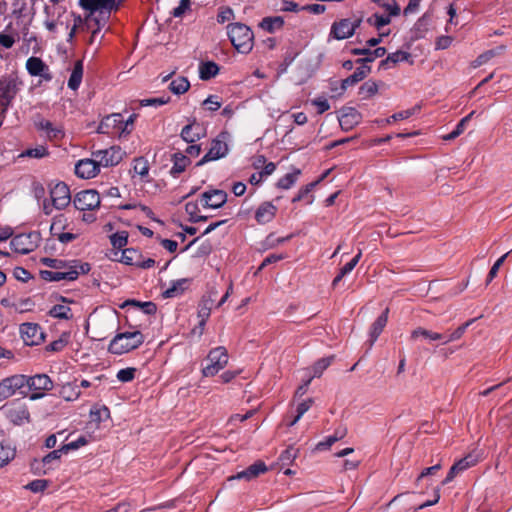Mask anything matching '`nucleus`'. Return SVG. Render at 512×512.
Listing matches in <instances>:
<instances>
[{
	"instance_id": "obj_1",
	"label": "nucleus",
	"mask_w": 512,
	"mask_h": 512,
	"mask_svg": "<svg viewBox=\"0 0 512 512\" xmlns=\"http://www.w3.org/2000/svg\"><path fill=\"white\" fill-rule=\"evenodd\" d=\"M22 84L19 77L13 73L5 74L0 77V126L6 117L9 107L20 91Z\"/></svg>"
},
{
	"instance_id": "obj_2",
	"label": "nucleus",
	"mask_w": 512,
	"mask_h": 512,
	"mask_svg": "<svg viewBox=\"0 0 512 512\" xmlns=\"http://www.w3.org/2000/svg\"><path fill=\"white\" fill-rule=\"evenodd\" d=\"M144 342V335L138 331L118 333L108 346V351L115 355H122L137 349Z\"/></svg>"
},
{
	"instance_id": "obj_3",
	"label": "nucleus",
	"mask_w": 512,
	"mask_h": 512,
	"mask_svg": "<svg viewBox=\"0 0 512 512\" xmlns=\"http://www.w3.org/2000/svg\"><path fill=\"white\" fill-rule=\"evenodd\" d=\"M229 39L240 53H248L253 48V32L245 24L231 23L227 26Z\"/></svg>"
},
{
	"instance_id": "obj_4",
	"label": "nucleus",
	"mask_w": 512,
	"mask_h": 512,
	"mask_svg": "<svg viewBox=\"0 0 512 512\" xmlns=\"http://www.w3.org/2000/svg\"><path fill=\"white\" fill-rule=\"evenodd\" d=\"M24 392L31 400H38L45 396L46 391L53 389V381L47 374H36L34 376L24 375Z\"/></svg>"
},
{
	"instance_id": "obj_5",
	"label": "nucleus",
	"mask_w": 512,
	"mask_h": 512,
	"mask_svg": "<svg viewBox=\"0 0 512 512\" xmlns=\"http://www.w3.org/2000/svg\"><path fill=\"white\" fill-rule=\"evenodd\" d=\"M91 267L89 263H75L70 267V270L65 271H51L41 270L40 277L49 282L74 281L80 274H87Z\"/></svg>"
},
{
	"instance_id": "obj_6",
	"label": "nucleus",
	"mask_w": 512,
	"mask_h": 512,
	"mask_svg": "<svg viewBox=\"0 0 512 512\" xmlns=\"http://www.w3.org/2000/svg\"><path fill=\"white\" fill-rule=\"evenodd\" d=\"M51 204L44 202L43 211L46 215H50L53 208L57 210L64 209L71 202L70 189L64 182L56 183L50 190Z\"/></svg>"
},
{
	"instance_id": "obj_7",
	"label": "nucleus",
	"mask_w": 512,
	"mask_h": 512,
	"mask_svg": "<svg viewBox=\"0 0 512 512\" xmlns=\"http://www.w3.org/2000/svg\"><path fill=\"white\" fill-rule=\"evenodd\" d=\"M228 352L225 347L218 346L209 351L208 364L202 368L204 377H213L228 364Z\"/></svg>"
},
{
	"instance_id": "obj_8",
	"label": "nucleus",
	"mask_w": 512,
	"mask_h": 512,
	"mask_svg": "<svg viewBox=\"0 0 512 512\" xmlns=\"http://www.w3.org/2000/svg\"><path fill=\"white\" fill-rule=\"evenodd\" d=\"M98 132L111 136H122L123 134H129L131 129H127V124H123V115L121 113H113L101 120Z\"/></svg>"
},
{
	"instance_id": "obj_9",
	"label": "nucleus",
	"mask_w": 512,
	"mask_h": 512,
	"mask_svg": "<svg viewBox=\"0 0 512 512\" xmlns=\"http://www.w3.org/2000/svg\"><path fill=\"white\" fill-rule=\"evenodd\" d=\"M24 381H26L24 374H14L2 379L0 381V402L14 396L16 393L26 397Z\"/></svg>"
},
{
	"instance_id": "obj_10",
	"label": "nucleus",
	"mask_w": 512,
	"mask_h": 512,
	"mask_svg": "<svg viewBox=\"0 0 512 512\" xmlns=\"http://www.w3.org/2000/svg\"><path fill=\"white\" fill-rule=\"evenodd\" d=\"M40 234L36 231L20 233L14 236L10 242L11 248L21 254H28L37 248Z\"/></svg>"
},
{
	"instance_id": "obj_11",
	"label": "nucleus",
	"mask_w": 512,
	"mask_h": 512,
	"mask_svg": "<svg viewBox=\"0 0 512 512\" xmlns=\"http://www.w3.org/2000/svg\"><path fill=\"white\" fill-rule=\"evenodd\" d=\"M100 203V195L95 190L80 191L73 199L74 207L80 211L97 209Z\"/></svg>"
},
{
	"instance_id": "obj_12",
	"label": "nucleus",
	"mask_w": 512,
	"mask_h": 512,
	"mask_svg": "<svg viewBox=\"0 0 512 512\" xmlns=\"http://www.w3.org/2000/svg\"><path fill=\"white\" fill-rule=\"evenodd\" d=\"M79 5L89 12V16L99 11L101 15L107 13L109 17L110 12L118 8L116 0H79Z\"/></svg>"
},
{
	"instance_id": "obj_13",
	"label": "nucleus",
	"mask_w": 512,
	"mask_h": 512,
	"mask_svg": "<svg viewBox=\"0 0 512 512\" xmlns=\"http://www.w3.org/2000/svg\"><path fill=\"white\" fill-rule=\"evenodd\" d=\"M124 152L118 146H112L109 149L93 152L100 166L110 167L119 164L123 158Z\"/></svg>"
},
{
	"instance_id": "obj_14",
	"label": "nucleus",
	"mask_w": 512,
	"mask_h": 512,
	"mask_svg": "<svg viewBox=\"0 0 512 512\" xmlns=\"http://www.w3.org/2000/svg\"><path fill=\"white\" fill-rule=\"evenodd\" d=\"M229 148L225 140L220 136L213 139L208 152L197 163V166H202L210 161H215L225 157L228 154Z\"/></svg>"
},
{
	"instance_id": "obj_15",
	"label": "nucleus",
	"mask_w": 512,
	"mask_h": 512,
	"mask_svg": "<svg viewBox=\"0 0 512 512\" xmlns=\"http://www.w3.org/2000/svg\"><path fill=\"white\" fill-rule=\"evenodd\" d=\"M227 201V193L224 190L212 189L202 193L199 202L204 208H220Z\"/></svg>"
},
{
	"instance_id": "obj_16",
	"label": "nucleus",
	"mask_w": 512,
	"mask_h": 512,
	"mask_svg": "<svg viewBox=\"0 0 512 512\" xmlns=\"http://www.w3.org/2000/svg\"><path fill=\"white\" fill-rule=\"evenodd\" d=\"M34 125L38 131H43L45 133V136L49 141H59L65 135L61 126L54 125L51 121L42 117H38L34 121Z\"/></svg>"
},
{
	"instance_id": "obj_17",
	"label": "nucleus",
	"mask_w": 512,
	"mask_h": 512,
	"mask_svg": "<svg viewBox=\"0 0 512 512\" xmlns=\"http://www.w3.org/2000/svg\"><path fill=\"white\" fill-rule=\"evenodd\" d=\"M100 165L97 159H81L75 165V174L82 179H90L98 175Z\"/></svg>"
},
{
	"instance_id": "obj_18",
	"label": "nucleus",
	"mask_w": 512,
	"mask_h": 512,
	"mask_svg": "<svg viewBox=\"0 0 512 512\" xmlns=\"http://www.w3.org/2000/svg\"><path fill=\"white\" fill-rule=\"evenodd\" d=\"M339 124L344 131H350L361 121V114L353 107H344L338 118Z\"/></svg>"
},
{
	"instance_id": "obj_19",
	"label": "nucleus",
	"mask_w": 512,
	"mask_h": 512,
	"mask_svg": "<svg viewBox=\"0 0 512 512\" xmlns=\"http://www.w3.org/2000/svg\"><path fill=\"white\" fill-rule=\"evenodd\" d=\"M354 35L351 19L344 18L335 21L330 30V36L337 40H344Z\"/></svg>"
},
{
	"instance_id": "obj_20",
	"label": "nucleus",
	"mask_w": 512,
	"mask_h": 512,
	"mask_svg": "<svg viewBox=\"0 0 512 512\" xmlns=\"http://www.w3.org/2000/svg\"><path fill=\"white\" fill-rule=\"evenodd\" d=\"M477 460L472 455H468L452 465L442 485L450 483L458 474L474 466Z\"/></svg>"
},
{
	"instance_id": "obj_21",
	"label": "nucleus",
	"mask_w": 512,
	"mask_h": 512,
	"mask_svg": "<svg viewBox=\"0 0 512 512\" xmlns=\"http://www.w3.org/2000/svg\"><path fill=\"white\" fill-rule=\"evenodd\" d=\"M122 208L126 210H131L133 212L134 219L137 221H143L148 219L157 222L158 224H164L162 221L155 217L154 212L148 206L141 204H129L123 206Z\"/></svg>"
},
{
	"instance_id": "obj_22",
	"label": "nucleus",
	"mask_w": 512,
	"mask_h": 512,
	"mask_svg": "<svg viewBox=\"0 0 512 512\" xmlns=\"http://www.w3.org/2000/svg\"><path fill=\"white\" fill-rule=\"evenodd\" d=\"M351 53L353 55H364V58H359L356 60L357 64H366L371 63L377 58H381L386 54V48L384 47H377L374 50H371L369 48H353L351 50Z\"/></svg>"
},
{
	"instance_id": "obj_23",
	"label": "nucleus",
	"mask_w": 512,
	"mask_h": 512,
	"mask_svg": "<svg viewBox=\"0 0 512 512\" xmlns=\"http://www.w3.org/2000/svg\"><path fill=\"white\" fill-rule=\"evenodd\" d=\"M267 470L268 468L263 461H256L255 463L248 466L245 470L237 473L233 479H246L249 481L258 477L260 474L265 473Z\"/></svg>"
},
{
	"instance_id": "obj_24",
	"label": "nucleus",
	"mask_w": 512,
	"mask_h": 512,
	"mask_svg": "<svg viewBox=\"0 0 512 512\" xmlns=\"http://www.w3.org/2000/svg\"><path fill=\"white\" fill-rule=\"evenodd\" d=\"M277 207L272 202H263L255 212V219L258 223H269L275 217Z\"/></svg>"
},
{
	"instance_id": "obj_25",
	"label": "nucleus",
	"mask_w": 512,
	"mask_h": 512,
	"mask_svg": "<svg viewBox=\"0 0 512 512\" xmlns=\"http://www.w3.org/2000/svg\"><path fill=\"white\" fill-rule=\"evenodd\" d=\"M388 312L389 309L386 308L383 313L378 316V318L374 321V323L371 326L370 333H369V347H372L374 343L376 342L379 335L382 333L384 327L387 324L388 321Z\"/></svg>"
},
{
	"instance_id": "obj_26",
	"label": "nucleus",
	"mask_w": 512,
	"mask_h": 512,
	"mask_svg": "<svg viewBox=\"0 0 512 512\" xmlns=\"http://www.w3.org/2000/svg\"><path fill=\"white\" fill-rule=\"evenodd\" d=\"M212 305L213 300L210 298H203L198 304L197 317L199 319L198 328L200 329V334L203 333L206 322L210 317Z\"/></svg>"
},
{
	"instance_id": "obj_27",
	"label": "nucleus",
	"mask_w": 512,
	"mask_h": 512,
	"mask_svg": "<svg viewBox=\"0 0 512 512\" xmlns=\"http://www.w3.org/2000/svg\"><path fill=\"white\" fill-rule=\"evenodd\" d=\"M412 56L409 52L398 50L394 53H390L386 59L382 60L379 64L380 69H388L389 64H397L400 62H410L413 63V60H411Z\"/></svg>"
},
{
	"instance_id": "obj_28",
	"label": "nucleus",
	"mask_w": 512,
	"mask_h": 512,
	"mask_svg": "<svg viewBox=\"0 0 512 512\" xmlns=\"http://www.w3.org/2000/svg\"><path fill=\"white\" fill-rule=\"evenodd\" d=\"M172 162L173 166L171 167L170 174L176 178L185 171L191 160L186 155L178 152L173 154Z\"/></svg>"
},
{
	"instance_id": "obj_29",
	"label": "nucleus",
	"mask_w": 512,
	"mask_h": 512,
	"mask_svg": "<svg viewBox=\"0 0 512 512\" xmlns=\"http://www.w3.org/2000/svg\"><path fill=\"white\" fill-rule=\"evenodd\" d=\"M191 280L188 278L178 279L171 283V286L163 292L164 298H174L180 296L190 285Z\"/></svg>"
},
{
	"instance_id": "obj_30",
	"label": "nucleus",
	"mask_w": 512,
	"mask_h": 512,
	"mask_svg": "<svg viewBox=\"0 0 512 512\" xmlns=\"http://www.w3.org/2000/svg\"><path fill=\"white\" fill-rule=\"evenodd\" d=\"M20 332L24 341L27 344L33 345L36 344V337L40 333V327L38 324L34 323H23L20 326Z\"/></svg>"
},
{
	"instance_id": "obj_31",
	"label": "nucleus",
	"mask_w": 512,
	"mask_h": 512,
	"mask_svg": "<svg viewBox=\"0 0 512 512\" xmlns=\"http://www.w3.org/2000/svg\"><path fill=\"white\" fill-rule=\"evenodd\" d=\"M40 262L43 265H45L51 269L58 270V271L70 270V267H72V265H74L75 263H82L81 261H78V260L65 261L62 259L48 258V257L42 258L40 260Z\"/></svg>"
},
{
	"instance_id": "obj_32",
	"label": "nucleus",
	"mask_w": 512,
	"mask_h": 512,
	"mask_svg": "<svg viewBox=\"0 0 512 512\" xmlns=\"http://www.w3.org/2000/svg\"><path fill=\"white\" fill-rule=\"evenodd\" d=\"M201 127L197 123L184 126L181 130V138L187 143H194L201 138Z\"/></svg>"
},
{
	"instance_id": "obj_33",
	"label": "nucleus",
	"mask_w": 512,
	"mask_h": 512,
	"mask_svg": "<svg viewBox=\"0 0 512 512\" xmlns=\"http://www.w3.org/2000/svg\"><path fill=\"white\" fill-rule=\"evenodd\" d=\"M82 78H83V63L81 60H77L74 64V67L72 69L71 75L68 80V84H67L68 88L73 91H76L82 82Z\"/></svg>"
},
{
	"instance_id": "obj_34",
	"label": "nucleus",
	"mask_w": 512,
	"mask_h": 512,
	"mask_svg": "<svg viewBox=\"0 0 512 512\" xmlns=\"http://www.w3.org/2000/svg\"><path fill=\"white\" fill-rule=\"evenodd\" d=\"M504 45H500L494 49L487 50L483 53H481L472 63L471 66L473 68H478L487 62H489L492 58L500 55L505 50Z\"/></svg>"
},
{
	"instance_id": "obj_35",
	"label": "nucleus",
	"mask_w": 512,
	"mask_h": 512,
	"mask_svg": "<svg viewBox=\"0 0 512 512\" xmlns=\"http://www.w3.org/2000/svg\"><path fill=\"white\" fill-rule=\"evenodd\" d=\"M127 306H134L140 308L145 314L147 315H153L157 311V306L155 303L148 301V302H140L135 299H128L125 302H123L120 305L121 309H124Z\"/></svg>"
},
{
	"instance_id": "obj_36",
	"label": "nucleus",
	"mask_w": 512,
	"mask_h": 512,
	"mask_svg": "<svg viewBox=\"0 0 512 512\" xmlns=\"http://www.w3.org/2000/svg\"><path fill=\"white\" fill-rule=\"evenodd\" d=\"M26 69L31 76L42 75L48 71V66L38 57H30L26 61Z\"/></svg>"
},
{
	"instance_id": "obj_37",
	"label": "nucleus",
	"mask_w": 512,
	"mask_h": 512,
	"mask_svg": "<svg viewBox=\"0 0 512 512\" xmlns=\"http://www.w3.org/2000/svg\"><path fill=\"white\" fill-rule=\"evenodd\" d=\"M420 337L428 339L430 341H438L443 340L445 338L443 334L433 332L422 327H418L411 332L410 340L416 341Z\"/></svg>"
},
{
	"instance_id": "obj_38",
	"label": "nucleus",
	"mask_w": 512,
	"mask_h": 512,
	"mask_svg": "<svg viewBox=\"0 0 512 512\" xmlns=\"http://www.w3.org/2000/svg\"><path fill=\"white\" fill-rule=\"evenodd\" d=\"M219 72V66L213 61L202 62L199 66V76L202 80H209Z\"/></svg>"
},
{
	"instance_id": "obj_39",
	"label": "nucleus",
	"mask_w": 512,
	"mask_h": 512,
	"mask_svg": "<svg viewBox=\"0 0 512 512\" xmlns=\"http://www.w3.org/2000/svg\"><path fill=\"white\" fill-rule=\"evenodd\" d=\"M475 111L470 112L467 116L462 118L456 125L453 131H451L449 134L443 136V140L450 141L456 139L458 136H460L466 129V125L468 122L472 119L474 116Z\"/></svg>"
},
{
	"instance_id": "obj_40",
	"label": "nucleus",
	"mask_w": 512,
	"mask_h": 512,
	"mask_svg": "<svg viewBox=\"0 0 512 512\" xmlns=\"http://www.w3.org/2000/svg\"><path fill=\"white\" fill-rule=\"evenodd\" d=\"M284 19L280 16L265 17L262 19L260 26L269 33H274L276 30L284 26Z\"/></svg>"
},
{
	"instance_id": "obj_41",
	"label": "nucleus",
	"mask_w": 512,
	"mask_h": 512,
	"mask_svg": "<svg viewBox=\"0 0 512 512\" xmlns=\"http://www.w3.org/2000/svg\"><path fill=\"white\" fill-rule=\"evenodd\" d=\"M48 314L56 319L69 320L73 317L71 308L67 305L56 304L49 310Z\"/></svg>"
},
{
	"instance_id": "obj_42",
	"label": "nucleus",
	"mask_w": 512,
	"mask_h": 512,
	"mask_svg": "<svg viewBox=\"0 0 512 512\" xmlns=\"http://www.w3.org/2000/svg\"><path fill=\"white\" fill-rule=\"evenodd\" d=\"M129 234L127 231H117L109 236L110 243L114 249L123 250L128 243Z\"/></svg>"
},
{
	"instance_id": "obj_43",
	"label": "nucleus",
	"mask_w": 512,
	"mask_h": 512,
	"mask_svg": "<svg viewBox=\"0 0 512 512\" xmlns=\"http://www.w3.org/2000/svg\"><path fill=\"white\" fill-rule=\"evenodd\" d=\"M140 257L141 255L138 250L134 248H127L122 250L120 262L126 265L138 266Z\"/></svg>"
},
{
	"instance_id": "obj_44",
	"label": "nucleus",
	"mask_w": 512,
	"mask_h": 512,
	"mask_svg": "<svg viewBox=\"0 0 512 512\" xmlns=\"http://www.w3.org/2000/svg\"><path fill=\"white\" fill-rule=\"evenodd\" d=\"M320 180L321 179H319L315 182L309 183L306 186H304L303 188H301L299 190V192L297 193V195L293 198L292 201L298 202V201L306 200V204H311L313 202L314 197L310 193L313 190V188L320 182Z\"/></svg>"
},
{
	"instance_id": "obj_45",
	"label": "nucleus",
	"mask_w": 512,
	"mask_h": 512,
	"mask_svg": "<svg viewBox=\"0 0 512 512\" xmlns=\"http://www.w3.org/2000/svg\"><path fill=\"white\" fill-rule=\"evenodd\" d=\"M185 211L189 215V220L191 222H201L206 221L208 219L206 215H202L200 213V209L197 202H188L185 205Z\"/></svg>"
},
{
	"instance_id": "obj_46",
	"label": "nucleus",
	"mask_w": 512,
	"mask_h": 512,
	"mask_svg": "<svg viewBox=\"0 0 512 512\" xmlns=\"http://www.w3.org/2000/svg\"><path fill=\"white\" fill-rule=\"evenodd\" d=\"M60 394L66 401H73L80 396L81 391L76 383H67L62 386Z\"/></svg>"
},
{
	"instance_id": "obj_47",
	"label": "nucleus",
	"mask_w": 512,
	"mask_h": 512,
	"mask_svg": "<svg viewBox=\"0 0 512 512\" xmlns=\"http://www.w3.org/2000/svg\"><path fill=\"white\" fill-rule=\"evenodd\" d=\"M190 88V83L186 77L180 76L174 79L169 84V89L172 93L180 95L184 94Z\"/></svg>"
},
{
	"instance_id": "obj_48",
	"label": "nucleus",
	"mask_w": 512,
	"mask_h": 512,
	"mask_svg": "<svg viewBox=\"0 0 512 512\" xmlns=\"http://www.w3.org/2000/svg\"><path fill=\"white\" fill-rule=\"evenodd\" d=\"M301 174L300 169H295L292 173H287L283 177H281L277 182V187L280 189H289L291 188L298 179V176Z\"/></svg>"
},
{
	"instance_id": "obj_49",
	"label": "nucleus",
	"mask_w": 512,
	"mask_h": 512,
	"mask_svg": "<svg viewBox=\"0 0 512 512\" xmlns=\"http://www.w3.org/2000/svg\"><path fill=\"white\" fill-rule=\"evenodd\" d=\"M15 457V449L8 443L0 442V468Z\"/></svg>"
},
{
	"instance_id": "obj_50",
	"label": "nucleus",
	"mask_w": 512,
	"mask_h": 512,
	"mask_svg": "<svg viewBox=\"0 0 512 512\" xmlns=\"http://www.w3.org/2000/svg\"><path fill=\"white\" fill-rule=\"evenodd\" d=\"M49 155V151L46 146L44 145H38L35 148H29L23 151L20 154V157H30V158H36L41 159Z\"/></svg>"
},
{
	"instance_id": "obj_51",
	"label": "nucleus",
	"mask_w": 512,
	"mask_h": 512,
	"mask_svg": "<svg viewBox=\"0 0 512 512\" xmlns=\"http://www.w3.org/2000/svg\"><path fill=\"white\" fill-rule=\"evenodd\" d=\"M298 450L294 447L290 446L287 449H285L279 456L278 460L281 465V467L288 466L292 464V462L297 457Z\"/></svg>"
},
{
	"instance_id": "obj_52",
	"label": "nucleus",
	"mask_w": 512,
	"mask_h": 512,
	"mask_svg": "<svg viewBox=\"0 0 512 512\" xmlns=\"http://www.w3.org/2000/svg\"><path fill=\"white\" fill-rule=\"evenodd\" d=\"M334 357H326L318 360L312 367L313 370V376L312 377H320L324 370H326L331 363L333 362Z\"/></svg>"
},
{
	"instance_id": "obj_53",
	"label": "nucleus",
	"mask_w": 512,
	"mask_h": 512,
	"mask_svg": "<svg viewBox=\"0 0 512 512\" xmlns=\"http://www.w3.org/2000/svg\"><path fill=\"white\" fill-rule=\"evenodd\" d=\"M391 18L389 16L380 15L378 13L373 14L367 19V23L380 30L382 27L390 24Z\"/></svg>"
},
{
	"instance_id": "obj_54",
	"label": "nucleus",
	"mask_w": 512,
	"mask_h": 512,
	"mask_svg": "<svg viewBox=\"0 0 512 512\" xmlns=\"http://www.w3.org/2000/svg\"><path fill=\"white\" fill-rule=\"evenodd\" d=\"M378 92V85L374 81H367L363 83L359 88V94L362 95L363 98H370L374 96Z\"/></svg>"
},
{
	"instance_id": "obj_55",
	"label": "nucleus",
	"mask_w": 512,
	"mask_h": 512,
	"mask_svg": "<svg viewBox=\"0 0 512 512\" xmlns=\"http://www.w3.org/2000/svg\"><path fill=\"white\" fill-rule=\"evenodd\" d=\"M92 421L101 422L110 417V410L106 406L93 407L90 411Z\"/></svg>"
},
{
	"instance_id": "obj_56",
	"label": "nucleus",
	"mask_w": 512,
	"mask_h": 512,
	"mask_svg": "<svg viewBox=\"0 0 512 512\" xmlns=\"http://www.w3.org/2000/svg\"><path fill=\"white\" fill-rule=\"evenodd\" d=\"M133 170L141 177L147 176L149 173L148 161L144 157H138L134 159Z\"/></svg>"
},
{
	"instance_id": "obj_57",
	"label": "nucleus",
	"mask_w": 512,
	"mask_h": 512,
	"mask_svg": "<svg viewBox=\"0 0 512 512\" xmlns=\"http://www.w3.org/2000/svg\"><path fill=\"white\" fill-rule=\"evenodd\" d=\"M473 321H474V319L469 320V321L465 322L464 324H462L461 326H459L457 329H455L447 337V339H445L443 341V344H446V343H449V342L456 341V340L460 339L463 336V334L465 333V331L467 330V328L473 323Z\"/></svg>"
},
{
	"instance_id": "obj_58",
	"label": "nucleus",
	"mask_w": 512,
	"mask_h": 512,
	"mask_svg": "<svg viewBox=\"0 0 512 512\" xmlns=\"http://www.w3.org/2000/svg\"><path fill=\"white\" fill-rule=\"evenodd\" d=\"M56 226H50V231L53 236H56L57 239L63 243L67 244L73 240H75L78 236L77 233H71V232H54Z\"/></svg>"
},
{
	"instance_id": "obj_59",
	"label": "nucleus",
	"mask_w": 512,
	"mask_h": 512,
	"mask_svg": "<svg viewBox=\"0 0 512 512\" xmlns=\"http://www.w3.org/2000/svg\"><path fill=\"white\" fill-rule=\"evenodd\" d=\"M136 369L128 367L117 372V379L122 383L131 382L135 378Z\"/></svg>"
},
{
	"instance_id": "obj_60",
	"label": "nucleus",
	"mask_w": 512,
	"mask_h": 512,
	"mask_svg": "<svg viewBox=\"0 0 512 512\" xmlns=\"http://www.w3.org/2000/svg\"><path fill=\"white\" fill-rule=\"evenodd\" d=\"M380 7L384 8L390 18L391 16H398L401 12L400 6L397 4L395 0H384Z\"/></svg>"
},
{
	"instance_id": "obj_61",
	"label": "nucleus",
	"mask_w": 512,
	"mask_h": 512,
	"mask_svg": "<svg viewBox=\"0 0 512 512\" xmlns=\"http://www.w3.org/2000/svg\"><path fill=\"white\" fill-rule=\"evenodd\" d=\"M209 111H217L221 108L222 102L220 101V98L217 95H210L208 96L202 103Z\"/></svg>"
},
{
	"instance_id": "obj_62",
	"label": "nucleus",
	"mask_w": 512,
	"mask_h": 512,
	"mask_svg": "<svg viewBox=\"0 0 512 512\" xmlns=\"http://www.w3.org/2000/svg\"><path fill=\"white\" fill-rule=\"evenodd\" d=\"M509 252H507L506 254H504L503 256H501L492 266V268L490 269L489 273H488V276H487V279H486V284L488 285L497 275L498 273V270L500 269V267L502 266V264L504 263L506 257L508 256Z\"/></svg>"
},
{
	"instance_id": "obj_63",
	"label": "nucleus",
	"mask_w": 512,
	"mask_h": 512,
	"mask_svg": "<svg viewBox=\"0 0 512 512\" xmlns=\"http://www.w3.org/2000/svg\"><path fill=\"white\" fill-rule=\"evenodd\" d=\"M48 486V481L45 479H36L30 482L26 488L34 493L44 491Z\"/></svg>"
},
{
	"instance_id": "obj_64",
	"label": "nucleus",
	"mask_w": 512,
	"mask_h": 512,
	"mask_svg": "<svg viewBox=\"0 0 512 512\" xmlns=\"http://www.w3.org/2000/svg\"><path fill=\"white\" fill-rule=\"evenodd\" d=\"M190 5V0H180L179 5L172 10L171 14L175 18H181L186 10L190 9Z\"/></svg>"
}]
</instances>
